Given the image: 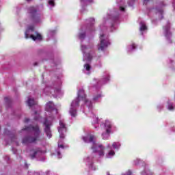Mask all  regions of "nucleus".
<instances>
[{
	"label": "nucleus",
	"instance_id": "f257e3e1",
	"mask_svg": "<svg viewBox=\"0 0 175 175\" xmlns=\"http://www.w3.org/2000/svg\"><path fill=\"white\" fill-rule=\"evenodd\" d=\"M113 16L109 14L104 16L103 19V23L100 25V43L98 44V51H105L109 46H110V40H109V36L106 34V29H107V24L111 23L109 32H114L117 29L116 23L118 20V13L112 14Z\"/></svg>",
	"mask_w": 175,
	"mask_h": 175
},
{
	"label": "nucleus",
	"instance_id": "f03ea898",
	"mask_svg": "<svg viewBox=\"0 0 175 175\" xmlns=\"http://www.w3.org/2000/svg\"><path fill=\"white\" fill-rule=\"evenodd\" d=\"M82 139L85 143H90L91 150L93 151L91 154L85 158L84 161L90 170H98V167L94 164V161H95L96 153L98 155V158H103V157H105V148L103 145L95 142V137L91 134H88L87 135L82 137Z\"/></svg>",
	"mask_w": 175,
	"mask_h": 175
},
{
	"label": "nucleus",
	"instance_id": "7ed1b4c3",
	"mask_svg": "<svg viewBox=\"0 0 175 175\" xmlns=\"http://www.w3.org/2000/svg\"><path fill=\"white\" fill-rule=\"evenodd\" d=\"M80 102L84 103L83 113L92 110V102L87 98L84 90L81 89L78 92V97L74 99L70 104L69 114L71 117H77V107H79Z\"/></svg>",
	"mask_w": 175,
	"mask_h": 175
},
{
	"label": "nucleus",
	"instance_id": "20e7f679",
	"mask_svg": "<svg viewBox=\"0 0 175 175\" xmlns=\"http://www.w3.org/2000/svg\"><path fill=\"white\" fill-rule=\"evenodd\" d=\"M22 131L33 132L34 135L33 137L26 136L22 139V144L24 146H28V144H31L32 143H38V142H42V137H40V130L39 129V126L38 125L25 126V129Z\"/></svg>",
	"mask_w": 175,
	"mask_h": 175
},
{
	"label": "nucleus",
	"instance_id": "39448f33",
	"mask_svg": "<svg viewBox=\"0 0 175 175\" xmlns=\"http://www.w3.org/2000/svg\"><path fill=\"white\" fill-rule=\"evenodd\" d=\"M58 132L59 133L60 139L58 142V149L54 152V155H57V158H62L61 154V149L64 150V144H62V139L65 137V133H66V124L64 120H60L59 122V126L57 127Z\"/></svg>",
	"mask_w": 175,
	"mask_h": 175
},
{
	"label": "nucleus",
	"instance_id": "423d86ee",
	"mask_svg": "<svg viewBox=\"0 0 175 175\" xmlns=\"http://www.w3.org/2000/svg\"><path fill=\"white\" fill-rule=\"evenodd\" d=\"M106 148L107 152L105 153V157L111 159V158L116 157V151H120V149L121 148V142H114L111 144H108Z\"/></svg>",
	"mask_w": 175,
	"mask_h": 175
},
{
	"label": "nucleus",
	"instance_id": "0eeeda50",
	"mask_svg": "<svg viewBox=\"0 0 175 175\" xmlns=\"http://www.w3.org/2000/svg\"><path fill=\"white\" fill-rule=\"evenodd\" d=\"M44 95L48 96H53L54 98H61L64 95V92L61 90V88H55L51 86H46L43 90Z\"/></svg>",
	"mask_w": 175,
	"mask_h": 175
},
{
	"label": "nucleus",
	"instance_id": "6e6552de",
	"mask_svg": "<svg viewBox=\"0 0 175 175\" xmlns=\"http://www.w3.org/2000/svg\"><path fill=\"white\" fill-rule=\"evenodd\" d=\"M92 46H88L81 44V50L82 51L83 57V61L85 62H91L92 61L94 53L92 52Z\"/></svg>",
	"mask_w": 175,
	"mask_h": 175
},
{
	"label": "nucleus",
	"instance_id": "1a4fd4ad",
	"mask_svg": "<svg viewBox=\"0 0 175 175\" xmlns=\"http://www.w3.org/2000/svg\"><path fill=\"white\" fill-rule=\"evenodd\" d=\"M25 39H32L33 40H42V35L35 31V27L33 25L29 26L25 32Z\"/></svg>",
	"mask_w": 175,
	"mask_h": 175
},
{
	"label": "nucleus",
	"instance_id": "9d476101",
	"mask_svg": "<svg viewBox=\"0 0 175 175\" xmlns=\"http://www.w3.org/2000/svg\"><path fill=\"white\" fill-rule=\"evenodd\" d=\"M28 13L31 17V21L33 24H40L44 20L43 15L36 13V8L34 7H30L28 9Z\"/></svg>",
	"mask_w": 175,
	"mask_h": 175
},
{
	"label": "nucleus",
	"instance_id": "9b49d317",
	"mask_svg": "<svg viewBox=\"0 0 175 175\" xmlns=\"http://www.w3.org/2000/svg\"><path fill=\"white\" fill-rule=\"evenodd\" d=\"M53 121H54V116L53 115H50L44 121V132L47 137H49V139H51V136H52L50 126L53 125Z\"/></svg>",
	"mask_w": 175,
	"mask_h": 175
},
{
	"label": "nucleus",
	"instance_id": "f8f14e48",
	"mask_svg": "<svg viewBox=\"0 0 175 175\" xmlns=\"http://www.w3.org/2000/svg\"><path fill=\"white\" fill-rule=\"evenodd\" d=\"M45 152H46L42 150L40 148H36L30 150L29 151V155H30L31 159H35V158H42Z\"/></svg>",
	"mask_w": 175,
	"mask_h": 175
},
{
	"label": "nucleus",
	"instance_id": "ddd939ff",
	"mask_svg": "<svg viewBox=\"0 0 175 175\" xmlns=\"http://www.w3.org/2000/svg\"><path fill=\"white\" fill-rule=\"evenodd\" d=\"M164 36H165L167 42L172 43V32H170V23L167 22V24L163 27Z\"/></svg>",
	"mask_w": 175,
	"mask_h": 175
},
{
	"label": "nucleus",
	"instance_id": "4468645a",
	"mask_svg": "<svg viewBox=\"0 0 175 175\" xmlns=\"http://www.w3.org/2000/svg\"><path fill=\"white\" fill-rule=\"evenodd\" d=\"M3 135L5 137L10 139L12 143H15L16 146H18V142L16 141L17 138H16V135L13 133L9 131L8 129H5Z\"/></svg>",
	"mask_w": 175,
	"mask_h": 175
},
{
	"label": "nucleus",
	"instance_id": "2eb2a0df",
	"mask_svg": "<svg viewBox=\"0 0 175 175\" xmlns=\"http://www.w3.org/2000/svg\"><path fill=\"white\" fill-rule=\"evenodd\" d=\"M103 126L106 132L111 133L113 131V122L109 120H105L103 123Z\"/></svg>",
	"mask_w": 175,
	"mask_h": 175
},
{
	"label": "nucleus",
	"instance_id": "dca6fc26",
	"mask_svg": "<svg viewBox=\"0 0 175 175\" xmlns=\"http://www.w3.org/2000/svg\"><path fill=\"white\" fill-rule=\"evenodd\" d=\"M45 110L48 113H51L52 114H57V111L55 109V105L54 103L51 101H49V103H46V107H45Z\"/></svg>",
	"mask_w": 175,
	"mask_h": 175
},
{
	"label": "nucleus",
	"instance_id": "f3484780",
	"mask_svg": "<svg viewBox=\"0 0 175 175\" xmlns=\"http://www.w3.org/2000/svg\"><path fill=\"white\" fill-rule=\"evenodd\" d=\"M94 81H95L96 83H94V85H96V84H106L107 83H109V81H110V75H107L105 78L103 79L102 81H99V80H98L97 79H94Z\"/></svg>",
	"mask_w": 175,
	"mask_h": 175
},
{
	"label": "nucleus",
	"instance_id": "a211bd4d",
	"mask_svg": "<svg viewBox=\"0 0 175 175\" xmlns=\"http://www.w3.org/2000/svg\"><path fill=\"white\" fill-rule=\"evenodd\" d=\"M91 70H92V67L88 63H86L83 65V72L85 75H91Z\"/></svg>",
	"mask_w": 175,
	"mask_h": 175
},
{
	"label": "nucleus",
	"instance_id": "6ab92c4d",
	"mask_svg": "<svg viewBox=\"0 0 175 175\" xmlns=\"http://www.w3.org/2000/svg\"><path fill=\"white\" fill-rule=\"evenodd\" d=\"M90 25L88 26L86 29V32H92L94 31V24H95V19L94 18H90L89 19Z\"/></svg>",
	"mask_w": 175,
	"mask_h": 175
},
{
	"label": "nucleus",
	"instance_id": "aec40b11",
	"mask_svg": "<svg viewBox=\"0 0 175 175\" xmlns=\"http://www.w3.org/2000/svg\"><path fill=\"white\" fill-rule=\"evenodd\" d=\"M90 117L92 118V124L93 125H98V124H99V118H98L96 114L94 113H91Z\"/></svg>",
	"mask_w": 175,
	"mask_h": 175
},
{
	"label": "nucleus",
	"instance_id": "412c9836",
	"mask_svg": "<svg viewBox=\"0 0 175 175\" xmlns=\"http://www.w3.org/2000/svg\"><path fill=\"white\" fill-rule=\"evenodd\" d=\"M139 31L142 35H143V33H144V32L147 31V26L146 25V23H144V21H142L139 23Z\"/></svg>",
	"mask_w": 175,
	"mask_h": 175
},
{
	"label": "nucleus",
	"instance_id": "4be33fe9",
	"mask_svg": "<svg viewBox=\"0 0 175 175\" xmlns=\"http://www.w3.org/2000/svg\"><path fill=\"white\" fill-rule=\"evenodd\" d=\"M156 14L159 16V18L161 20V18H163V10L162 8H157Z\"/></svg>",
	"mask_w": 175,
	"mask_h": 175
},
{
	"label": "nucleus",
	"instance_id": "5701e85b",
	"mask_svg": "<svg viewBox=\"0 0 175 175\" xmlns=\"http://www.w3.org/2000/svg\"><path fill=\"white\" fill-rule=\"evenodd\" d=\"M27 103L28 106H29V107H31V106L36 105L37 102L35 99H33L31 97H29L27 100Z\"/></svg>",
	"mask_w": 175,
	"mask_h": 175
},
{
	"label": "nucleus",
	"instance_id": "b1692460",
	"mask_svg": "<svg viewBox=\"0 0 175 175\" xmlns=\"http://www.w3.org/2000/svg\"><path fill=\"white\" fill-rule=\"evenodd\" d=\"M103 94L99 92L97 94L94 95L93 97V102H98L100 98H103Z\"/></svg>",
	"mask_w": 175,
	"mask_h": 175
},
{
	"label": "nucleus",
	"instance_id": "393cba45",
	"mask_svg": "<svg viewBox=\"0 0 175 175\" xmlns=\"http://www.w3.org/2000/svg\"><path fill=\"white\" fill-rule=\"evenodd\" d=\"M167 109L170 110V111H173V110L175 109V106L172 101H167Z\"/></svg>",
	"mask_w": 175,
	"mask_h": 175
},
{
	"label": "nucleus",
	"instance_id": "a878e982",
	"mask_svg": "<svg viewBox=\"0 0 175 175\" xmlns=\"http://www.w3.org/2000/svg\"><path fill=\"white\" fill-rule=\"evenodd\" d=\"M110 133H108L107 131H105L102 133V138L103 139V140H109V137H110Z\"/></svg>",
	"mask_w": 175,
	"mask_h": 175
},
{
	"label": "nucleus",
	"instance_id": "bb28decb",
	"mask_svg": "<svg viewBox=\"0 0 175 175\" xmlns=\"http://www.w3.org/2000/svg\"><path fill=\"white\" fill-rule=\"evenodd\" d=\"M94 0H81V6H87L89 3L93 2Z\"/></svg>",
	"mask_w": 175,
	"mask_h": 175
},
{
	"label": "nucleus",
	"instance_id": "cd10ccee",
	"mask_svg": "<svg viewBox=\"0 0 175 175\" xmlns=\"http://www.w3.org/2000/svg\"><path fill=\"white\" fill-rule=\"evenodd\" d=\"M85 38V31H83V30H80L79 33V38L80 40H83Z\"/></svg>",
	"mask_w": 175,
	"mask_h": 175
},
{
	"label": "nucleus",
	"instance_id": "c85d7f7f",
	"mask_svg": "<svg viewBox=\"0 0 175 175\" xmlns=\"http://www.w3.org/2000/svg\"><path fill=\"white\" fill-rule=\"evenodd\" d=\"M48 5L50 9H53L55 6V0H48Z\"/></svg>",
	"mask_w": 175,
	"mask_h": 175
},
{
	"label": "nucleus",
	"instance_id": "c756f323",
	"mask_svg": "<svg viewBox=\"0 0 175 175\" xmlns=\"http://www.w3.org/2000/svg\"><path fill=\"white\" fill-rule=\"evenodd\" d=\"M136 49V44H132L127 47V51H133Z\"/></svg>",
	"mask_w": 175,
	"mask_h": 175
},
{
	"label": "nucleus",
	"instance_id": "7c9ffc66",
	"mask_svg": "<svg viewBox=\"0 0 175 175\" xmlns=\"http://www.w3.org/2000/svg\"><path fill=\"white\" fill-rule=\"evenodd\" d=\"M142 175H153L152 172L150 171V170H145L144 172L141 173Z\"/></svg>",
	"mask_w": 175,
	"mask_h": 175
},
{
	"label": "nucleus",
	"instance_id": "2f4dec72",
	"mask_svg": "<svg viewBox=\"0 0 175 175\" xmlns=\"http://www.w3.org/2000/svg\"><path fill=\"white\" fill-rule=\"evenodd\" d=\"M48 35L49 36H53V35H55V30H49L48 32Z\"/></svg>",
	"mask_w": 175,
	"mask_h": 175
},
{
	"label": "nucleus",
	"instance_id": "473e14b6",
	"mask_svg": "<svg viewBox=\"0 0 175 175\" xmlns=\"http://www.w3.org/2000/svg\"><path fill=\"white\" fill-rule=\"evenodd\" d=\"M140 162H142V160H140L139 159H135L133 161L134 165H139V163H140Z\"/></svg>",
	"mask_w": 175,
	"mask_h": 175
},
{
	"label": "nucleus",
	"instance_id": "72a5a7b5",
	"mask_svg": "<svg viewBox=\"0 0 175 175\" xmlns=\"http://www.w3.org/2000/svg\"><path fill=\"white\" fill-rule=\"evenodd\" d=\"M4 100L5 103L9 104L10 103V97H5Z\"/></svg>",
	"mask_w": 175,
	"mask_h": 175
},
{
	"label": "nucleus",
	"instance_id": "f704fd0d",
	"mask_svg": "<svg viewBox=\"0 0 175 175\" xmlns=\"http://www.w3.org/2000/svg\"><path fill=\"white\" fill-rule=\"evenodd\" d=\"M121 175H132V171L128 170L124 173H122Z\"/></svg>",
	"mask_w": 175,
	"mask_h": 175
},
{
	"label": "nucleus",
	"instance_id": "c9c22d12",
	"mask_svg": "<svg viewBox=\"0 0 175 175\" xmlns=\"http://www.w3.org/2000/svg\"><path fill=\"white\" fill-rule=\"evenodd\" d=\"M162 109H163V105L160 104V105H157V110H159V111H161L162 110Z\"/></svg>",
	"mask_w": 175,
	"mask_h": 175
},
{
	"label": "nucleus",
	"instance_id": "e433bc0d",
	"mask_svg": "<svg viewBox=\"0 0 175 175\" xmlns=\"http://www.w3.org/2000/svg\"><path fill=\"white\" fill-rule=\"evenodd\" d=\"M120 12H125V8L122 6H120Z\"/></svg>",
	"mask_w": 175,
	"mask_h": 175
},
{
	"label": "nucleus",
	"instance_id": "4c0bfd02",
	"mask_svg": "<svg viewBox=\"0 0 175 175\" xmlns=\"http://www.w3.org/2000/svg\"><path fill=\"white\" fill-rule=\"evenodd\" d=\"M133 1L134 0H131V2H129V6H132V5H133Z\"/></svg>",
	"mask_w": 175,
	"mask_h": 175
},
{
	"label": "nucleus",
	"instance_id": "58836bf2",
	"mask_svg": "<svg viewBox=\"0 0 175 175\" xmlns=\"http://www.w3.org/2000/svg\"><path fill=\"white\" fill-rule=\"evenodd\" d=\"M29 119L28 118H26L25 119V122H29Z\"/></svg>",
	"mask_w": 175,
	"mask_h": 175
},
{
	"label": "nucleus",
	"instance_id": "ea45409f",
	"mask_svg": "<svg viewBox=\"0 0 175 175\" xmlns=\"http://www.w3.org/2000/svg\"><path fill=\"white\" fill-rule=\"evenodd\" d=\"M150 0H144V3H147V2H148Z\"/></svg>",
	"mask_w": 175,
	"mask_h": 175
},
{
	"label": "nucleus",
	"instance_id": "a19ab883",
	"mask_svg": "<svg viewBox=\"0 0 175 175\" xmlns=\"http://www.w3.org/2000/svg\"><path fill=\"white\" fill-rule=\"evenodd\" d=\"M27 2H29V1H31V0H27Z\"/></svg>",
	"mask_w": 175,
	"mask_h": 175
},
{
	"label": "nucleus",
	"instance_id": "79ce46f5",
	"mask_svg": "<svg viewBox=\"0 0 175 175\" xmlns=\"http://www.w3.org/2000/svg\"><path fill=\"white\" fill-rule=\"evenodd\" d=\"M94 128H96V126H94Z\"/></svg>",
	"mask_w": 175,
	"mask_h": 175
},
{
	"label": "nucleus",
	"instance_id": "37998d69",
	"mask_svg": "<svg viewBox=\"0 0 175 175\" xmlns=\"http://www.w3.org/2000/svg\"><path fill=\"white\" fill-rule=\"evenodd\" d=\"M117 2H118V0H117Z\"/></svg>",
	"mask_w": 175,
	"mask_h": 175
},
{
	"label": "nucleus",
	"instance_id": "c03bdc74",
	"mask_svg": "<svg viewBox=\"0 0 175 175\" xmlns=\"http://www.w3.org/2000/svg\"><path fill=\"white\" fill-rule=\"evenodd\" d=\"M35 120H38V119L35 118Z\"/></svg>",
	"mask_w": 175,
	"mask_h": 175
}]
</instances>
